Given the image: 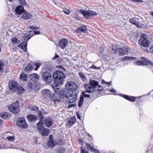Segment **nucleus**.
Masks as SVG:
<instances>
[{
    "label": "nucleus",
    "instance_id": "36",
    "mask_svg": "<svg viewBox=\"0 0 153 153\" xmlns=\"http://www.w3.org/2000/svg\"><path fill=\"white\" fill-rule=\"evenodd\" d=\"M29 108L31 110L38 111L39 110V108L37 106H29Z\"/></svg>",
    "mask_w": 153,
    "mask_h": 153
},
{
    "label": "nucleus",
    "instance_id": "59",
    "mask_svg": "<svg viewBox=\"0 0 153 153\" xmlns=\"http://www.w3.org/2000/svg\"><path fill=\"white\" fill-rule=\"evenodd\" d=\"M77 116L78 119H80V116L79 114H77Z\"/></svg>",
    "mask_w": 153,
    "mask_h": 153
},
{
    "label": "nucleus",
    "instance_id": "57",
    "mask_svg": "<svg viewBox=\"0 0 153 153\" xmlns=\"http://www.w3.org/2000/svg\"><path fill=\"white\" fill-rule=\"evenodd\" d=\"M53 136L52 135H50L49 137V140H53V139L52 137Z\"/></svg>",
    "mask_w": 153,
    "mask_h": 153
},
{
    "label": "nucleus",
    "instance_id": "22",
    "mask_svg": "<svg viewBox=\"0 0 153 153\" xmlns=\"http://www.w3.org/2000/svg\"><path fill=\"white\" fill-rule=\"evenodd\" d=\"M32 17L31 14L28 12L24 13L22 16V18L24 20L29 19Z\"/></svg>",
    "mask_w": 153,
    "mask_h": 153
},
{
    "label": "nucleus",
    "instance_id": "12",
    "mask_svg": "<svg viewBox=\"0 0 153 153\" xmlns=\"http://www.w3.org/2000/svg\"><path fill=\"white\" fill-rule=\"evenodd\" d=\"M118 52L120 56H123L128 54V50L127 47L124 46L122 48H119Z\"/></svg>",
    "mask_w": 153,
    "mask_h": 153
},
{
    "label": "nucleus",
    "instance_id": "16",
    "mask_svg": "<svg viewBox=\"0 0 153 153\" xmlns=\"http://www.w3.org/2000/svg\"><path fill=\"white\" fill-rule=\"evenodd\" d=\"M76 31L78 33H87V28L85 25H83L79 27L76 30Z\"/></svg>",
    "mask_w": 153,
    "mask_h": 153
},
{
    "label": "nucleus",
    "instance_id": "37",
    "mask_svg": "<svg viewBox=\"0 0 153 153\" xmlns=\"http://www.w3.org/2000/svg\"><path fill=\"white\" fill-rule=\"evenodd\" d=\"M17 94H21L22 92V91L24 90L23 87L21 86H19L18 88L17 87Z\"/></svg>",
    "mask_w": 153,
    "mask_h": 153
},
{
    "label": "nucleus",
    "instance_id": "39",
    "mask_svg": "<svg viewBox=\"0 0 153 153\" xmlns=\"http://www.w3.org/2000/svg\"><path fill=\"white\" fill-rule=\"evenodd\" d=\"M86 93H88V92L87 91V90H86V91H84L82 93V94L83 95V96L85 97H90V95L89 94H86Z\"/></svg>",
    "mask_w": 153,
    "mask_h": 153
},
{
    "label": "nucleus",
    "instance_id": "8",
    "mask_svg": "<svg viewBox=\"0 0 153 153\" xmlns=\"http://www.w3.org/2000/svg\"><path fill=\"white\" fill-rule=\"evenodd\" d=\"M19 102L16 101L8 107V110L12 113L16 114L18 113L19 111Z\"/></svg>",
    "mask_w": 153,
    "mask_h": 153
},
{
    "label": "nucleus",
    "instance_id": "9",
    "mask_svg": "<svg viewBox=\"0 0 153 153\" xmlns=\"http://www.w3.org/2000/svg\"><path fill=\"white\" fill-rule=\"evenodd\" d=\"M79 12L83 14L85 18L87 19L89 18V16H94L97 15V13L94 11H86L82 9L80 10Z\"/></svg>",
    "mask_w": 153,
    "mask_h": 153
},
{
    "label": "nucleus",
    "instance_id": "31",
    "mask_svg": "<svg viewBox=\"0 0 153 153\" xmlns=\"http://www.w3.org/2000/svg\"><path fill=\"white\" fill-rule=\"evenodd\" d=\"M86 146L88 149L90 150L92 152H94L95 150L91 146V145L88 143H87L86 144Z\"/></svg>",
    "mask_w": 153,
    "mask_h": 153
},
{
    "label": "nucleus",
    "instance_id": "47",
    "mask_svg": "<svg viewBox=\"0 0 153 153\" xmlns=\"http://www.w3.org/2000/svg\"><path fill=\"white\" fill-rule=\"evenodd\" d=\"M19 2L20 4H22V5H25L26 2L25 0H19Z\"/></svg>",
    "mask_w": 153,
    "mask_h": 153
},
{
    "label": "nucleus",
    "instance_id": "25",
    "mask_svg": "<svg viewBox=\"0 0 153 153\" xmlns=\"http://www.w3.org/2000/svg\"><path fill=\"white\" fill-rule=\"evenodd\" d=\"M41 130H42L41 134L43 136H48L50 131L49 130L46 128H44L42 130V129L40 130V132L41 131Z\"/></svg>",
    "mask_w": 153,
    "mask_h": 153
},
{
    "label": "nucleus",
    "instance_id": "64",
    "mask_svg": "<svg viewBox=\"0 0 153 153\" xmlns=\"http://www.w3.org/2000/svg\"><path fill=\"white\" fill-rule=\"evenodd\" d=\"M59 67L61 68H63V67L62 66V65H60L59 66Z\"/></svg>",
    "mask_w": 153,
    "mask_h": 153
},
{
    "label": "nucleus",
    "instance_id": "18",
    "mask_svg": "<svg viewBox=\"0 0 153 153\" xmlns=\"http://www.w3.org/2000/svg\"><path fill=\"white\" fill-rule=\"evenodd\" d=\"M39 76L36 73H33L30 74L29 76V78L30 80L36 81L39 79Z\"/></svg>",
    "mask_w": 153,
    "mask_h": 153
},
{
    "label": "nucleus",
    "instance_id": "5",
    "mask_svg": "<svg viewBox=\"0 0 153 153\" xmlns=\"http://www.w3.org/2000/svg\"><path fill=\"white\" fill-rule=\"evenodd\" d=\"M101 83L103 85L102 86L98 85L97 88L95 89L94 92L97 91L101 92L103 89H104L109 91L111 93H114L115 92V90L113 89H111L110 88V87H111V82H107L102 79Z\"/></svg>",
    "mask_w": 153,
    "mask_h": 153
},
{
    "label": "nucleus",
    "instance_id": "53",
    "mask_svg": "<svg viewBox=\"0 0 153 153\" xmlns=\"http://www.w3.org/2000/svg\"><path fill=\"white\" fill-rule=\"evenodd\" d=\"M150 52L152 54H153V45H151L150 48Z\"/></svg>",
    "mask_w": 153,
    "mask_h": 153
},
{
    "label": "nucleus",
    "instance_id": "20",
    "mask_svg": "<svg viewBox=\"0 0 153 153\" xmlns=\"http://www.w3.org/2000/svg\"><path fill=\"white\" fill-rule=\"evenodd\" d=\"M44 123L45 125L48 127L51 126L52 124V120L49 118H45L44 120Z\"/></svg>",
    "mask_w": 153,
    "mask_h": 153
},
{
    "label": "nucleus",
    "instance_id": "51",
    "mask_svg": "<svg viewBox=\"0 0 153 153\" xmlns=\"http://www.w3.org/2000/svg\"><path fill=\"white\" fill-rule=\"evenodd\" d=\"M35 65L36 66V68L34 69L35 70H37L40 65L38 63H36L35 64Z\"/></svg>",
    "mask_w": 153,
    "mask_h": 153
},
{
    "label": "nucleus",
    "instance_id": "19",
    "mask_svg": "<svg viewBox=\"0 0 153 153\" xmlns=\"http://www.w3.org/2000/svg\"><path fill=\"white\" fill-rule=\"evenodd\" d=\"M141 59L143 65H150L153 66V62H152L143 57H142Z\"/></svg>",
    "mask_w": 153,
    "mask_h": 153
},
{
    "label": "nucleus",
    "instance_id": "61",
    "mask_svg": "<svg viewBox=\"0 0 153 153\" xmlns=\"http://www.w3.org/2000/svg\"><path fill=\"white\" fill-rule=\"evenodd\" d=\"M2 123V121L1 119H0V125H1Z\"/></svg>",
    "mask_w": 153,
    "mask_h": 153
},
{
    "label": "nucleus",
    "instance_id": "30",
    "mask_svg": "<svg viewBox=\"0 0 153 153\" xmlns=\"http://www.w3.org/2000/svg\"><path fill=\"white\" fill-rule=\"evenodd\" d=\"M43 122L41 120H40L39 122L37 123V128L39 130H42L43 127Z\"/></svg>",
    "mask_w": 153,
    "mask_h": 153
},
{
    "label": "nucleus",
    "instance_id": "24",
    "mask_svg": "<svg viewBox=\"0 0 153 153\" xmlns=\"http://www.w3.org/2000/svg\"><path fill=\"white\" fill-rule=\"evenodd\" d=\"M27 117L30 122H33L36 120L37 117H36L33 115L30 114L27 116Z\"/></svg>",
    "mask_w": 153,
    "mask_h": 153
},
{
    "label": "nucleus",
    "instance_id": "33",
    "mask_svg": "<svg viewBox=\"0 0 153 153\" xmlns=\"http://www.w3.org/2000/svg\"><path fill=\"white\" fill-rule=\"evenodd\" d=\"M47 145L48 146V147L52 148L55 146V144L53 140H49L47 142Z\"/></svg>",
    "mask_w": 153,
    "mask_h": 153
},
{
    "label": "nucleus",
    "instance_id": "62",
    "mask_svg": "<svg viewBox=\"0 0 153 153\" xmlns=\"http://www.w3.org/2000/svg\"><path fill=\"white\" fill-rule=\"evenodd\" d=\"M150 14H151L152 16L153 17V12H151L150 13Z\"/></svg>",
    "mask_w": 153,
    "mask_h": 153
},
{
    "label": "nucleus",
    "instance_id": "45",
    "mask_svg": "<svg viewBox=\"0 0 153 153\" xmlns=\"http://www.w3.org/2000/svg\"><path fill=\"white\" fill-rule=\"evenodd\" d=\"M63 12L65 14L67 15H69L71 11L67 9H64L63 10Z\"/></svg>",
    "mask_w": 153,
    "mask_h": 153
},
{
    "label": "nucleus",
    "instance_id": "11",
    "mask_svg": "<svg viewBox=\"0 0 153 153\" xmlns=\"http://www.w3.org/2000/svg\"><path fill=\"white\" fill-rule=\"evenodd\" d=\"M18 86L17 82L14 80H11L8 84L9 88L13 92H16Z\"/></svg>",
    "mask_w": 153,
    "mask_h": 153
},
{
    "label": "nucleus",
    "instance_id": "60",
    "mask_svg": "<svg viewBox=\"0 0 153 153\" xmlns=\"http://www.w3.org/2000/svg\"><path fill=\"white\" fill-rule=\"evenodd\" d=\"M39 27H35V28L34 29V30H37L38 29Z\"/></svg>",
    "mask_w": 153,
    "mask_h": 153
},
{
    "label": "nucleus",
    "instance_id": "10",
    "mask_svg": "<svg viewBox=\"0 0 153 153\" xmlns=\"http://www.w3.org/2000/svg\"><path fill=\"white\" fill-rule=\"evenodd\" d=\"M16 124L18 126L22 128H26L27 126L25 122V119L24 117L18 118L16 122Z\"/></svg>",
    "mask_w": 153,
    "mask_h": 153
},
{
    "label": "nucleus",
    "instance_id": "2",
    "mask_svg": "<svg viewBox=\"0 0 153 153\" xmlns=\"http://www.w3.org/2000/svg\"><path fill=\"white\" fill-rule=\"evenodd\" d=\"M30 33L29 34L25 35L23 37L22 39V42L19 44L18 45V47L20 48L25 52H27V42L28 40L34 35L39 34L40 33L39 31H30Z\"/></svg>",
    "mask_w": 153,
    "mask_h": 153
},
{
    "label": "nucleus",
    "instance_id": "26",
    "mask_svg": "<svg viewBox=\"0 0 153 153\" xmlns=\"http://www.w3.org/2000/svg\"><path fill=\"white\" fill-rule=\"evenodd\" d=\"M20 78L22 80L25 81H27V75L23 73H21L20 75Z\"/></svg>",
    "mask_w": 153,
    "mask_h": 153
},
{
    "label": "nucleus",
    "instance_id": "23",
    "mask_svg": "<svg viewBox=\"0 0 153 153\" xmlns=\"http://www.w3.org/2000/svg\"><path fill=\"white\" fill-rule=\"evenodd\" d=\"M36 81H29L28 83V86L29 88H33L36 85Z\"/></svg>",
    "mask_w": 153,
    "mask_h": 153
},
{
    "label": "nucleus",
    "instance_id": "58",
    "mask_svg": "<svg viewBox=\"0 0 153 153\" xmlns=\"http://www.w3.org/2000/svg\"><path fill=\"white\" fill-rule=\"evenodd\" d=\"M88 136L89 137V139H90V140H91L92 138L91 136L90 135V134L88 133Z\"/></svg>",
    "mask_w": 153,
    "mask_h": 153
},
{
    "label": "nucleus",
    "instance_id": "50",
    "mask_svg": "<svg viewBox=\"0 0 153 153\" xmlns=\"http://www.w3.org/2000/svg\"><path fill=\"white\" fill-rule=\"evenodd\" d=\"M53 88L55 92H56V91L55 89H58L59 88V86L57 85H56L54 86H53Z\"/></svg>",
    "mask_w": 153,
    "mask_h": 153
},
{
    "label": "nucleus",
    "instance_id": "27",
    "mask_svg": "<svg viewBox=\"0 0 153 153\" xmlns=\"http://www.w3.org/2000/svg\"><path fill=\"white\" fill-rule=\"evenodd\" d=\"M84 101V98L83 96L81 95L80 97L79 100L78 102V107H81L83 105Z\"/></svg>",
    "mask_w": 153,
    "mask_h": 153
},
{
    "label": "nucleus",
    "instance_id": "46",
    "mask_svg": "<svg viewBox=\"0 0 153 153\" xmlns=\"http://www.w3.org/2000/svg\"><path fill=\"white\" fill-rule=\"evenodd\" d=\"M142 102V100L139 99L136 101V105H139Z\"/></svg>",
    "mask_w": 153,
    "mask_h": 153
},
{
    "label": "nucleus",
    "instance_id": "34",
    "mask_svg": "<svg viewBox=\"0 0 153 153\" xmlns=\"http://www.w3.org/2000/svg\"><path fill=\"white\" fill-rule=\"evenodd\" d=\"M11 41L12 43L13 44H16L20 42V40L16 38H12Z\"/></svg>",
    "mask_w": 153,
    "mask_h": 153
},
{
    "label": "nucleus",
    "instance_id": "21",
    "mask_svg": "<svg viewBox=\"0 0 153 153\" xmlns=\"http://www.w3.org/2000/svg\"><path fill=\"white\" fill-rule=\"evenodd\" d=\"M123 97L127 100L131 102H134L135 100V97L126 95H123Z\"/></svg>",
    "mask_w": 153,
    "mask_h": 153
},
{
    "label": "nucleus",
    "instance_id": "49",
    "mask_svg": "<svg viewBox=\"0 0 153 153\" xmlns=\"http://www.w3.org/2000/svg\"><path fill=\"white\" fill-rule=\"evenodd\" d=\"M44 68L45 70H47L49 71L51 70V67L50 66H47L46 65H45L44 66Z\"/></svg>",
    "mask_w": 153,
    "mask_h": 153
},
{
    "label": "nucleus",
    "instance_id": "55",
    "mask_svg": "<svg viewBox=\"0 0 153 153\" xmlns=\"http://www.w3.org/2000/svg\"><path fill=\"white\" fill-rule=\"evenodd\" d=\"M59 56L57 55H55L53 58H52V59L53 60H55Z\"/></svg>",
    "mask_w": 153,
    "mask_h": 153
},
{
    "label": "nucleus",
    "instance_id": "63",
    "mask_svg": "<svg viewBox=\"0 0 153 153\" xmlns=\"http://www.w3.org/2000/svg\"><path fill=\"white\" fill-rule=\"evenodd\" d=\"M112 48V51H113V50H114V48H113V47H111H111H110V48Z\"/></svg>",
    "mask_w": 153,
    "mask_h": 153
},
{
    "label": "nucleus",
    "instance_id": "56",
    "mask_svg": "<svg viewBox=\"0 0 153 153\" xmlns=\"http://www.w3.org/2000/svg\"><path fill=\"white\" fill-rule=\"evenodd\" d=\"M28 28L32 30H34L35 27L33 26H30Z\"/></svg>",
    "mask_w": 153,
    "mask_h": 153
},
{
    "label": "nucleus",
    "instance_id": "7",
    "mask_svg": "<svg viewBox=\"0 0 153 153\" xmlns=\"http://www.w3.org/2000/svg\"><path fill=\"white\" fill-rule=\"evenodd\" d=\"M42 78L43 81L47 83H50L53 80L52 74L47 71L43 72Z\"/></svg>",
    "mask_w": 153,
    "mask_h": 153
},
{
    "label": "nucleus",
    "instance_id": "43",
    "mask_svg": "<svg viewBox=\"0 0 153 153\" xmlns=\"http://www.w3.org/2000/svg\"><path fill=\"white\" fill-rule=\"evenodd\" d=\"M7 139L8 140L10 141H12L14 140L15 137L12 136H10L7 137Z\"/></svg>",
    "mask_w": 153,
    "mask_h": 153
},
{
    "label": "nucleus",
    "instance_id": "17",
    "mask_svg": "<svg viewBox=\"0 0 153 153\" xmlns=\"http://www.w3.org/2000/svg\"><path fill=\"white\" fill-rule=\"evenodd\" d=\"M41 93L43 97H47L50 96L51 91L48 89H44L41 91Z\"/></svg>",
    "mask_w": 153,
    "mask_h": 153
},
{
    "label": "nucleus",
    "instance_id": "14",
    "mask_svg": "<svg viewBox=\"0 0 153 153\" xmlns=\"http://www.w3.org/2000/svg\"><path fill=\"white\" fill-rule=\"evenodd\" d=\"M16 13L18 15H21L25 11L23 7L21 5L16 7L15 10Z\"/></svg>",
    "mask_w": 153,
    "mask_h": 153
},
{
    "label": "nucleus",
    "instance_id": "13",
    "mask_svg": "<svg viewBox=\"0 0 153 153\" xmlns=\"http://www.w3.org/2000/svg\"><path fill=\"white\" fill-rule=\"evenodd\" d=\"M68 43V40L65 39H63L59 41L58 45L62 49H64L66 47Z\"/></svg>",
    "mask_w": 153,
    "mask_h": 153
},
{
    "label": "nucleus",
    "instance_id": "6",
    "mask_svg": "<svg viewBox=\"0 0 153 153\" xmlns=\"http://www.w3.org/2000/svg\"><path fill=\"white\" fill-rule=\"evenodd\" d=\"M98 84V81L91 79L89 84L85 85V88L88 93H91L94 91Z\"/></svg>",
    "mask_w": 153,
    "mask_h": 153
},
{
    "label": "nucleus",
    "instance_id": "4",
    "mask_svg": "<svg viewBox=\"0 0 153 153\" xmlns=\"http://www.w3.org/2000/svg\"><path fill=\"white\" fill-rule=\"evenodd\" d=\"M138 44L145 51H148L150 42L146 34H143L140 36L138 41Z\"/></svg>",
    "mask_w": 153,
    "mask_h": 153
},
{
    "label": "nucleus",
    "instance_id": "44",
    "mask_svg": "<svg viewBox=\"0 0 153 153\" xmlns=\"http://www.w3.org/2000/svg\"><path fill=\"white\" fill-rule=\"evenodd\" d=\"M81 153H88L87 151H86L85 149L82 147H81Z\"/></svg>",
    "mask_w": 153,
    "mask_h": 153
},
{
    "label": "nucleus",
    "instance_id": "3",
    "mask_svg": "<svg viewBox=\"0 0 153 153\" xmlns=\"http://www.w3.org/2000/svg\"><path fill=\"white\" fill-rule=\"evenodd\" d=\"M54 81L58 84L62 85L65 81L66 76L62 71H55L53 74Z\"/></svg>",
    "mask_w": 153,
    "mask_h": 153
},
{
    "label": "nucleus",
    "instance_id": "28",
    "mask_svg": "<svg viewBox=\"0 0 153 153\" xmlns=\"http://www.w3.org/2000/svg\"><path fill=\"white\" fill-rule=\"evenodd\" d=\"M76 119L75 117H71L68 121V123L71 126L74 125L76 122Z\"/></svg>",
    "mask_w": 153,
    "mask_h": 153
},
{
    "label": "nucleus",
    "instance_id": "52",
    "mask_svg": "<svg viewBox=\"0 0 153 153\" xmlns=\"http://www.w3.org/2000/svg\"><path fill=\"white\" fill-rule=\"evenodd\" d=\"M91 68L92 69H99L100 68V67H97L95 66L94 65H93L91 67Z\"/></svg>",
    "mask_w": 153,
    "mask_h": 153
},
{
    "label": "nucleus",
    "instance_id": "35",
    "mask_svg": "<svg viewBox=\"0 0 153 153\" xmlns=\"http://www.w3.org/2000/svg\"><path fill=\"white\" fill-rule=\"evenodd\" d=\"M135 58L134 57H130L128 56H124L122 57L121 59L123 60H131L134 59Z\"/></svg>",
    "mask_w": 153,
    "mask_h": 153
},
{
    "label": "nucleus",
    "instance_id": "32",
    "mask_svg": "<svg viewBox=\"0 0 153 153\" xmlns=\"http://www.w3.org/2000/svg\"><path fill=\"white\" fill-rule=\"evenodd\" d=\"M33 69V67L30 64H28L25 68L24 70L26 71H28L31 70Z\"/></svg>",
    "mask_w": 153,
    "mask_h": 153
},
{
    "label": "nucleus",
    "instance_id": "41",
    "mask_svg": "<svg viewBox=\"0 0 153 153\" xmlns=\"http://www.w3.org/2000/svg\"><path fill=\"white\" fill-rule=\"evenodd\" d=\"M37 115L40 120H41L43 118V115L41 111H39L37 113Z\"/></svg>",
    "mask_w": 153,
    "mask_h": 153
},
{
    "label": "nucleus",
    "instance_id": "1",
    "mask_svg": "<svg viewBox=\"0 0 153 153\" xmlns=\"http://www.w3.org/2000/svg\"><path fill=\"white\" fill-rule=\"evenodd\" d=\"M66 90L60 91L59 93L65 102L73 103L76 99L77 94L75 90L77 88V85L74 82H70L67 83Z\"/></svg>",
    "mask_w": 153,
    "mask_h": 153
},
{
    "label": "nucleus",
    "instance_id": "54",
    "mask_svg": "<svg viewBox=\"0 0 153 153\" xmlns=\"http://www.w3.org/2000/svg\"><path fill=\"white\" fill-rule=\"evenodd\" d=\"M132 1L134 2H143L142 0H132Z\"/></svg>",
    "mask_w": 153,
    "mask_h": 153
},
{
    "label": "nucleus",
    "instance_id": "38",
    "mask_svg": "<svg viewBox=\"0 0 153 153\" xmlns=\"http://www.w3.org/2000/svg\"><path fill=\"white\" fill-rule=\"evenodd\" d=\"M79 75L80 77L83 79V81L85 80L86 79V76L82 73L79 72Z\"/></svg>",
    "mask_w": 153,
    "mask_h": 153
},
{
    "label": "nucleus",
    "instance_id": "29",
    "mask_svg": "<svg viewBox=\"0 0 153 153\" xmlns=\"http://www.w3.org/2000/svg\"><path fill=\"white\" fill-rule=\"evenodd\" d=\"M10 115L8 113L3 112L1 115V117L4 119H6L9 117Z\"/></svg>",
    "mask_w": 153,
    "mask_h": 153
},
{
    "label": "nucleus",
    "instance_id": "48",
    "mask_svg": "<svg viewBox=\"0 0 153 153\" xmlns=\"http://www.w3.org/2000/svg\"><path fill=\"white\" fill-rule=\"evenodd\" d=\"M78 141L81 145H82L83 144L84 141L81 138H79L78 140Z\"/></svg>",
    "mask_w": 153,
    "mask_h": 153
},
{
    "label": "nucleus",
    "instance_id": "40",
    "mask_svg": "<svg viewBox=\"0 0 153 153\" xmlns=\"http://www.w3.org/2000/svg\"><path fill=\"white\" fill-rule=\"evenodd\" d=\"M134 63L137 65H143L142 61H136L134 62Z\"/></svg>",
    "mask_w": 153,
    "mask_h": 153
},
{
    "label": "nucleus",
    "instance_id": "42",
    "mask_svg": "<svg viewBox=\"0 0 153 153\" xmlns=\"http://www.w3.org/2000/svg\"><path fill=\"white\" fill-rule=\"evenodd\" d=\"M3 65V63L0 61V73H1V74L3 71V70L2 68Z\"/></svg>",
    "mask_w": 153,
    "mask_h": 153
},
{
    "label": "nucleus",
    "instance_id": "15",
    "mask_svg": "<svg viewBox=\"0 0 153 153\" xmlns=\"http://www.w3.org/2000/svg\"><path fill=\"white\" fill-rule=\"evenodd\" d=\"M130 22L132 24L136 26L137 27L139 28H142L143 26V25L140 24L139 22L137 21L134 19V18H132L129 20Z\"/></svg>",
    "mask_w": 153,
    "mask_h": 153
}]
</instances>
